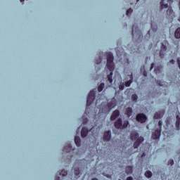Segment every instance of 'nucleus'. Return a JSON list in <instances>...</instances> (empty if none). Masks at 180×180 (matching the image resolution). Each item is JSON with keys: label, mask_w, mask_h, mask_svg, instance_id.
Wrapping results in <instances>:
<instances>
[{"label": "nucleus", "mask_w": 180, "mask_h": 180, "mask_svg": "<svg viewBox=\"0 0 180 180\" xmlns=\"http://www.w3.org/2000/svg\"><path fill=\"white\" fill-rule=\"evenodd\" d=\"M114 60L115 57L113 56V53H109L107 56L106 67L110 71V74L107 76L110 84L113 82V71H115V63L113 62Z\"/></svg>", "instance_id": "1"}, {"label": "nucleus", "mask_w": 180, "mask_h": 180, "mask_svg": "<svg viewBox=\"0 0 180 180\" xmlns=\"http://www.w3.org/2000/svg\"><path fill=\"white\" fill-rule=\"evenodd\" d=\"M130 139L134 143V148H139V146L144 141V138L140 136L137 131H132L130 134Z\"/></svg>", "instance_id": "2"}, {"label": "nucleus", "mask_w": 180, "mask_h": 180, "mask_svg": "<svg viewBox=\"0 0 180 180\" xmlns=\"http://www.w3.org/2000/svg\"><path fill=\"white\" fill-rule=\"evenodd\" d=\"M132 37L134 39H143V34H141V31L139 28V25L137 24H134L132 26V32H131Z\"/></svg>", "instance_id": "3"}, {"label": "nucleus", "mask_w": 180, "mask_h": 180, "mask_svg": "<svg viewBox=\"0 0 180 180\" xmlns=\"http://www.w3.org/2000/svg\"><path fill=\"white\" fill-rule=\"evenodd\" d=\"M159 129H155L154 132L152 133L153 140H160L161 137V131H162V121L160 120L158 122Z\"/></svg>", "instance_id": "4"}, {"label": "nucleus", "mask_w": 180, "mask_h": 180, "mask_svg": "<svg viewBox=\"0 0 180 180\" xmlns=\"http://www.w3.org/2000/svg\"><path fill=\"white\" fill-rule=\"evenodd\" d=\"M115 129H126L129 126V120L122 121V118H118L114 123Z\"/></svg>", "instance_id": "5"}, {"label": "nucleus", "mask_w": 180, "mask_h": 180, "mask_svg": "<svg viewBox=\"0 0 180 180\" xmlns=\"http://www.w3.org/2000/svg\"><path fill=\"white\" fill-rule=\"evenodd\" d=\"M96 94L94 90H91L88 96H87V100H86V110H88V108L92 105V103L95 101L96 98Z\"/></svg>", "instance_id": "6"}, {"label": "nucleus", "mask_w": 180, "mask_h": 180, "mask_svg": "<svg viewBox=\"0 0 180 180\" xmlns=\"http://www.w3.org/2000/svg\"><path fill=\"white\" fill-rule=\"evenodd\" d=\"M136 122H139V123H146L147 121V116H146V114L143 113H139L136 115Z\"/></svg>", "instance_id": "7"}, {"label": "nucleus", "mask_w": 180, "mask_h": 180, "mask_svg": "<svg viewBox=\"0 0 180 180\" xmlns=\"http://www.w3.org/2000/svg\"><path fill=\"white\" fill-rule=\"evenodd\" d=\"M115 106H116V99L115 98V97H113L111 99L110 102H108L107 104L108 112H110V110H112V109H113Z\"/></svg>", "instance_id": "8"}, {"label": "nucleus", "mask_w": 180, "mask_h": 180, "mask_svg": "<svg viewBox=\"0 0 180 180\" xmlns=\"http://www.w3.org/2000/svg\"><path fill=\"white\" fill-rule=\"evenodd\" d=\"M119 116H120V111L115 110L112 112L110 119L111 121L116 120Z\"/></svg>", "instance_id": "9"}, {"label": "nucleus", "mask_w": 180, "mask_h": 180, "mask_svg": "<svg viewBox=\"0 0 180 180\" xmlns=\"http://www.w3.org/2000/svg\"><path fill=\"white\" fill-rule=\"evenodd\" d=\"M166 51H167V45H165L164 44H162L161 49H160V58H164Z\"/></svg>", "instance_id": "10"}, {"label": "nucleus", "mask_w": 180, "mask_h": 180, "mask_svg": "<svg viewBox=\"0 0 180 180\" xmlns=\"http://www.w3.org/2000/svg\"><path fill=\"white\" fill-rule=\"evenodd\" d=\"M111 138H112V132L110 131H107L104 132V135H103L104 141H109Z\"/></svg>", "instance_id": "11"}, {"label": "nucleus", "mask_w": 180, "mask_h": 180, "mask_svg": "<svg viewBox=\"0 0 180 180\" xmlns=\"http://www.w3.org/2000/svg\"><path fill=\"white\" fill-rule=\"evenodd\" d=\"M167 18H171L172 19L174 18L175 16V13H174V10H172V7H169L167 11Z\"/></svg>", "instance_id": "12"}, {"label": "nucleus", "mask_w": 180, "mask_h": 180, "mask_svg": "<svg viewBox=\"0 0 180 180\" xmlns=\"http://www.w3.org/2000/svg\"><path fill=\"white\" fill-rule=\"evenodd\" d=\"M165 111H159L155 113L153 118L154 119H161L164 116Z\"/></svg>", "instance_id": "13"}, {"label": "nucleus", "mask_w": 180, "mask_h": 180, "mask_svg": "<svg viewBox=\"0 0 180 180\" xmlns=\"http://www.w3.org/2000/svg\"><path fill=\"white\" fill-rule=\"evenodd\" d=\"M63 151H65V153H71V151H74V149H72V146H71V143L67 144L63 148Z\"/></svg>", "instance_id": "14"}, {"label": "nucleus", "mask_w": 180, "mask_h": 180, "mask_svg": "<svg viewBox=\"0 0 180 180\" xmlns=\"http://www.w3.org/2000/svg\"><path fill=\"white\" fill-rule=\"evenodd\" d=\"M125 115L127 116V117H130L131 115H133V108L131 107H128L125 110Z\"/></svg>", "instance_id": "15"}, {"label": "nucleus", "mask_w": 180, "mask_h": 180, "mask_svg": "<svg viewBox=\"0 0 180 180\" xmlns=\"http://www.w3.org/2000/svg\"><path fill=\"white\" fill-rule=\"evenodd\" d=\"M88 128L86 127H83L82 129V131H81V136L82 137V139H84V137H86V136H88Z\"/></svg>", "instance_id": "16"}, {"label": "nucleus", "mask_w": 180, "mask_h": 180, "mask_svg": "<svg viewBox=\"0 0 180 180\" xmlns=\"http://www.w3.org/2000/svg\"><path fill=\"white\" fill-rule=\"evenodd\" d=\"M129 77H130V79L125 82V86H127V88H129V86H130L131 84H133V79H134L133 73H131Z\"/></svg>", "instance_id": "17"}, {"label": "nucleus", "mask_w": 180, "mask_h": 180, "mask_svg": "<svg viewBox=\"0 0 180 180\" xmlns=\"http://www.w3.org/2000/svg\"><path fill=\"white\" fill-rule=\"evenodd\" d=\"M176 130H179L180 129V115H176Z\"/></svg>", "instance_id": "18"}, {"label": "nucleus", "mask_w": 180, "mask_h": 180, "mask_svg": "<svg viewBox=\"0 0 180 180\" xmlns=\"http://www.w3.org/2000/svg\"><path fill=\"white\" fill-rule=\"evenodd\" d=\"M125 172L127 174H133V167L132 166H127L125 168Z\"/></svg>", "instance_id": "19"}, {"label": "nucleus", "mask_w": 180, "mask_h": 180, "mask_svg": "<svg viewBox=\"0 0 180 180\" xmlns=\"http://www.w3.org/2000/svg\"><path fill=\"white\" fill-rule=\"evenodd\" d=\"M75 143L77 147H79L81 146V138L79 136H75Z\"/></svg>", "instance_id": "20"}, {"label": "nucleus", "mask_w": 180, "mask_h": 180, "mask_svg": "<svg viewBox=\"0 0 180 180\" xmlns=\"http://www.w3.org/2000/svg\"><path fill=\"white\" fill-rule=\"evenodd\" d=\"M168 8V4H164V0H162L160 2V11H162V9H165Z\"/></svg>", "instance_id": "21"}, {"label": "nucleus", "mask_w": 180, "mask_h": 180, "mask_svg": "<svg viewBox=\"0 0 180 180\" xmlns=\"http://www.w3.org/2000/svg\"><path fill=\"white\" fill-rule=\"evenodd\" d=\"M174 37L180 39V27L177 28L174 32Z\"/></svg>", "instance_id": "22"}, {"label": "nucleus", "mask_w": 180, "mask_h": 180, "mask_svg": "<svg viewBox=\"0 0 180 180\" xmlns=\"http://www.w3.org/2000/svg\"><path fill=\"white\" fill-rule=\"evenodd\" d=\"M81 173V171L79 170V167H75V176H77V178H79V174Z\"/></svg>", "instance_id": "23"}, {"label": "nucleus", "mask_w": 180, "mask_h": 180, "mask_svg": "<svg viewBox=\"0 0 180 180\" xmlns=\"http://www.w3.org/2000/svg\"><path fill=\"white\" fill-rule=\"evenodd\" d=\"M105 88V83H101L98 87V92H102L103 91V89Z\"/></svg>", "instance_id": "24"}, {"label": "nucleus", "mask_w": 180, "mask_h": 180, "mask_svg": "<svg viewBox=\"0 0 180 180\" xmlns=\"http://www.w3.org/2000/svg\"><path fill=\"white\" fill-rule=\"evenodd\" d=\"M145 176H146V178H151L153 176V173L148 170L145 172Z\"/></svg>", "instance_id": "25"}, {"label": "nucleus", "mask_w": 180, "mask_h": 180, "mask_svg": "<svg viewBox=\"0 0 180 180\" xmlns=\"http://www.w3.org/2000/svg\"><path fill=\"white\" fill-rule=\"evenodd\" d=\"M151 28L153 32H157L158 27L157 26V25H154V22H151Z\"/></svg>", "instance_id": "26"}, {"label": "nucleus", "mask_w": 180, "mask_h": 180, "mask_svg": "<svg viewBox=\"0 0 180 180\" xmlns=\"http://www.w3.org/2000/svg\"><path fill=\"white\" fill-rule=\"evenodd\" d=\"M124 82H120L119 84V89L120 91H123L124 89Z\"/></svg>", "instance_id": "27"}, {"label": "nucleus", "mask_w": 180, "mask_h": 180, "mask_svg": "<svg viewBox=\"0 0 180 180\" xmlns=\"http://www.w3.org/2000/svg\"><path fill=\"white\" fill-rule=\"evenodd\" d=\"M68 173L67 172V171L63 169L60 173L59 175L60 176H65Z\"/></svg>", "instance_id": "28"}, {"label": "nucleus", "mask_w": 180, "mask_h": 180, "mask_svg": "<svg viewBox=\"0 0 180 180\" xmlns=\"http://www.w3.org/2000/svg\"><path fill=\"white\" fill-rule=\"evenodd\" d=\"M131 99L134 101V102H136V101L139 99V96H137V94H132Z\"/></svg>", "instance_id": "29"}, {"label": "nucleus", "mask_w": 180, "mask_h": 180, "mask_svg": "<svg viewBox=\"0 0 180 180\" xmlns=\"http://www.w3.org/2000/svg\"><path fill=\"white\" fill-rule=\"evenodd\" d=\"M132 12H133V9L129 8L128 10H127L126 15L129 16Z\"/></svg>", "instance_id": "30"}, {"label": "nucleus", "mask_w": 180, "mask_h": 180, "mask_svg": "<svg viewBox=\"0 0 180 180\" xmlns=\"http://www.w3.org/2000/svg\"><path fill=\"white\" fill-rule=\"evenodd\" d=\"M102 63V58L99 56L98 60H96V64H101Z\"/></svg>", "instance_id": "31"}, {"label": "nucleus", "mask_w": 180, "mask_h": 180, "mask_svg": "<svg viewBox=\"0 0 180 180\" xmlns=\"http://www.w3.org/2000/svg\"><path fill=\"white\" fill-rule=\"evenodd\" d=\"M154 71H155V74H158L160 72L161 70H160V67H156V68H155Z\"/></svg>", "instance_id": "32"}, {"label": "nucleus", "mask_w": 180, "mask_h": 180, "mask_svg": "<svg viewBox=\"0 0 180 180\" xmlns=\"http://www.w3.org/2000/svg\"><path fill=\"white\" fill-rule=\"evenodd\" d=\"M168 165H174V160H170L169 161Z\"/></svg>", "instance_id": "33"}, {"label": "nucleus", "mask_w": 180, "mask_h": 180, "mask_svg": "<svg viewBox=\"0 0 180 180\" xmlns=\"http://www.w3.org/2000/svg\"><path fill=\"white\" fill-rule=\"evenodd\" d=\"M88 123V118H85L83 120V124H86Z\"/></svg>", "instance_id": "34"}, {"label": "nucleus", "mask_w": 180, "mask_h": 180, "mask_svg": "<svg viewBox=\"0 0 180 180\" xmlns=\"http://www.w3.org/2000/svg\"><path fill=\"white\" fill-rule=\"evenodd\" d=\"M177 64H178L179 68H180V58H177Z\"/></svg>", "instance_id": "35"}, {"label": "nucleus", "mask_w": 180, "mask_h": 180, "mask_svg": "<svg viewBox=\"0 0 180 180\" xmlns=\"http://www.w3.org/2000/svg\"><path fill=\"white\" fill-rule=\"evenodd\" d=\"M169 63H170L171 64H175V60H174V59H172V60L169 61Z\"/></svg>", "instance_id": "36"}, {"label": "nucleus", "mask_w": 180, "mask_h": 180, "mask_svg": "<svg viewBox=\"0 0 180 180\" xmlns=\"http://www.w3.org/2000/svg\"><path fill=\"white\" fill-rule=\"evenodd\" d=\"M154 68V63H151L150 65V70H153Z\"/></svg>", "instance_id": "37"}, {"label": "nucleus", "mask_w": 180, "mask_h": 180, "mask_svg": "<svg viewBox=\"0 0 180 180\" xmlns=\"http://www.w3.org/2000/svg\"><path fill=\"white\" fill-rule=\"evenodd\" d=\"M127 180H133V177L132 176H128L127 178Z\"/></svg>", "instance_id": "38"}, {"label": "nucleus", "mask_w": 180, "mask_h": 180, "mask_svg": "<svg viewBox=\"0 0 180 180\" xmlns=\"http://www.w3.org/2000/svg\"><path fill=\"white\" fill-rule=\"evenodd\" d=\"M143 76L147 77V71L144 70L143 72Z\"/></svg>", "instance_id": "39"}, {"label": "nucleus", "mask_w": 180, "mask_h": 180, "mask_svg": "<svg viewBox=\"0 0 180 180\" xmlns=\"http://www.w3.org/2000/svg\"><path fill=\"white\" fill-rule=\"evenodd\" d=\"M55 180H60V176H56L55 177Z\"/></svg>", "instance_id": "40"}, {"label": "nucleus", "mask_w": 180, "mask_h": 180, "mask_svg": "<svg viewBox=\"0 0 180 180\" xmlns=\"http://www.w3.org/2000/svg\"><path fill=\"white\" fill-rule=\"evenodd\" d=\"M141 157H146V153H143L141 155Z\"/></svg>", "instance_id": "41"}, {"label": "nucleus", "mask_w": 180, "mask_h": 180, "mask_svg": "<svg viewBox=\"0 0 180 180\" xmlns=\"http://www.w3.org/2000/svg\"><path fill=\"white\" fill-rule=\"evenodd\" d=\"M146 36H150V30L148 32V33L146 34Z\"/></svg>", "instance_id": "42"}, {"label": "nucleus", "mask_w": 180, "mask_h": 180, "mask_svg": "<svg viewBox=\"0 0 180 180\" xmlns=\"http://www.w3.org/2000/svg\"><path fill=\"white\" fill-rule=\"evenodd\" d=\"M91 180H98V178H93Z\"/></svg>", "instance_id": "43"}, {"label": "nucleus", "mask_w": 180, "mask_h": 180, "mask_svg": "<svg viewBox=\"0 0 180 180\" xmlns=\"http://www.w3.org/2000/svg\"><path fill=\"white\" fill-rule=\"evenodd\" d=\"M168 2H174L172 0H167Z\"/></svg>", "instance_id": "44"}, {"label": "nucleus", "mask_w": 180, "mask_h": 180, "mask_svg": "<svg viewBox=\"0 0 180 180\" xmlns=\"http://www.w3.org/2000/svg\"><path fill=\"white\" fill-rule=\"evenodd\" d=\"M165 44H168V41H165Z\"/></svg>", "instance_id": "45"}, {"label": "nucleus", "mask_w": 180, "mask_h": 180, "mask_svg": "<svg viewBox=\"0 0 180 180\" xmlns=\"http://www.w3.org/2000/svg\"><path fill=\"white\" fill-rule=\"evenodd\" d=\"M20 2H25V0H20Z\"/></svg>", "instance_id": "46"}, {"label": "nucleus", "mask_w": 180, "mask_h": 180, "mask_svg": "<svg viewBox=\"0 0 180 180\" xmlns=\"http://www.w3.org/2000/svg\"><path fill=\"white\" fill-rule=\"evenodd\" d=\"M158 85H160V86H162V84H161L160 83H158Z\"/></svg>", "instance_id": "47"}, {"label": "nucleus", "mask_w": 180, "mask_h": 180, "mask_svg": "<svg viewBox=\"0 0 180 180\" xmlns=\"http://www.w3.org/2000/svg\"><path fill=\"white\" fill-rule=\"evenodd\" d=\"M77 164H78V162H76V163L75 164L74 167H75V165H77Z\"/></svg>", "instance_id": "48"}, {"label": "nucleus", "mask_w": 180, "mask_h": 180, "mask_svg": "<svg viewBox=\"0 0 180 180\" xmlns=\"http://www.w3.org/2000/svg\"><path fill=\"white\" fill-rule=\"evenodd\" d=\"M179 22H180V15H179Z\"/></svg>", "instance_id": "49"}, {"label": "nucleus", "mask_w": 180, "mask_h": 180, "mask_svg": "<svg viewBox=\"0 0 180 180\" xmlns=\"http://www.w3.org/2000/svg\"><path fill=\"white\" fill-rule=\"evenodd\" d=\"M139 1H140V0H137L136 2H139Z\"/></svg>", "instance_id": "50"}, {"label": "nucleus", "mask_w": 180, "mask_h": 180, "mask_svg": "<svg viewBox=\"0 0 180 180\" xmlns=\"http://www.w3.org/2000/svg\"><path fill=\"white\" fill-rule=\"evenodd\" d=\"M127 62H128V63H129V60H127Z\"/></svg>", "instance_id": "51"}]
</instances>
